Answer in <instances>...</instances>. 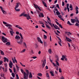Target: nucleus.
I'll use <instances>...</instances> for the list:
<instances>
[{
	"label": "nucleus",
	"instance_id": "58",
	"mask_svg": "<svg viewBox=\"0 0 79 79\" xmlns=\"http://www.w3.org/2000/svg\"><path fill=\"white\" fill-rule=\"evenodd\" d=\"M69 8H73V6H72V5L71 4H70V5Z\"/></svg>",
	"mask_w": 79,
	"mask_h": 79
},
{
	"label": "nucleus",
	"instance_id": "45",
	"mask_svg": "<svg viewBox=\"0 0 79 79\" xmlns=\"http://www.w3.org/2000/svg\"><path fill=\"white\" fill-rule=\"evenodd\" d=\"M71 22L72 23H75V20H71Z\"/></svg>",
	"mask_w": 79,
	"mask_h": 79
},
{
	"label": "nucleus",
	"instance_id": "38",
	"mask_svg": "<svg viewBox=\"0 0 79 79\" xmlns=\"http://www.w3.org/2000/svg\"><path fill=\"white\" fill-rule=\"evenodd\" d=\"M2 12L3 14H6V12L5 11V10H2Z\"/></svg>",
	"mask_w": 79,
	"mask_h": 79
},
{
	"label": "nucleus",
	"instance_id": "23",
	"mask_svg": "<svg viewBox=\"0 0 79 79\" xmlns=\"http://www.w3.org/2000/svg\"><path fill=\"white\" fill-rule=\"evenodd\" d=\"M15 10L16 11H20V9H16V8H15Z\"/></svg>",
	"mask_w": 79,
	"mask_h": 79
},
{
	"label": "nucleus",
	"instance_id": "15",
	"mask_svg": "<svg viewBox=\"0 0 79 79\" xmlns=\"http://www.w3.org/2000/svg\"><path fill=\"white\" fill-rule=\"evenodd\" d=\"M26 14L24 13V12H23L20 15V16H24V15H25Z\"/></svg>",
	"mask_w": 79,
	"mask_h": 79
},
{
	"label": "nucleus",
	"instance_id": "54",
	"mask_svg": "<svg viewBox=\"0 0 79 79\" xmlns=\"http://www.w3.org/2000/svg\"><path fill=\"white\" fill-rule=\"evenodd\" d=\"M55 26H56L55 29H58V28L59 27H58V26H57V25H55Z\"/></svg>",
	"mask_w": 79,
	"mask_h": 79
},
{
	"label": "nucleus",
	"instance_id": "43",
	"mask_svg": "<svg viewBox=\"0 0 79 79\" xmlns=\"http://www.w3.org/2000/svg\"><path fill=\"white\" fill-rule=\"evenodd\" d=\"M56 7L58 8L59 9H60V6H59V4H57Z\"/></svg>",
	"mask_w": 79,
	"mask_h": 79
},
{
	"label": "nucleus",
	"instance_id": "60",
	"mask_svg": "<svg viewBox=\"0 0 79 79\" xmlns=\"http://www.w3.org/2000/svg\"><path fill=\"white\" fill-rule=\"evenodd\" d=\"M4 62H6V57L4 58Z\"/></svg>",
	"mask_w": 79,
	"mask_h": 79
},
{
	"label": "nucleus",
	"instance_id": "34",
	"mask_svg": "<svg viewBox=\"0 0 79 79\" xmlns=\"http://www.w3.org/2000/svg\"><path fill=\"white\" fill-rule=\"evenodd\" d=\"M71 34H72V33H71L70 32H67V35H71Z\"/></svg>",
	"mask_w": 79,
	"mask_h": 79
},
{
	"label": "nucleus",
	"instance_id": "57",
	"mask_svg": "<svg viewBox=\"0 0 79 79\" xmlns=\"http://www.w3.org/2000/svg\"><path fill=\"white\" fill-rule=\"evenodd\" d=\"M62 5L63 6H64V2H62Z\"/></svg>",
	"mask_w": 79,
	"mask_h": 79
},
{
	"label": "nucleus",
	"instance_id": "2",
	"mask_svg": "<svg viewBox=\"0 0 79 79\" xmlns=\"http://www.w3.org/2000/svg\"><path fill=\"white\" fill-rule=\"evenodd\" d=\"M2 41L4 43L7 42V39L5 38L4 36L2 37Z\"/></svg>",
	"mask_w": 79,
	"mask_h": 79
},
{
	"label": "nucleus",
	"instance_id": "51",
	"mask_svg": "<svg viewBox=\"0 0 79 79\" xmlns=\"http://www.w3.org/2000/svg\"><path fill=\"white\" fill-rule=\"evenodd\" d=\"M9 70L10 71V72L11 73H12L13 71H12V70L11 69H9Z\"/></svg>",
	"mask_w": 79,
	"mask_h": 79
},
{
	"label": "nucleus",
	"instance_id": "33",
	"mask_svg": "<svg viewBox=\"0 0 79 79\" xmlns=\"http://www.w3.org/2000/svg\"><path fill=\"white\" fill-rule=\"evenodd\" d=\"M11 75H12V77H15V73H11Z\"/></svg>",
	"mask_w": 79,
	"mask_h": 79
},
{
	"label": "nucleus",
	"instance_id": "46",
	"mask_svg": "<svg viewBox=\"0 0 79 79\" xmlns=\"http://www.w3.org/2000/svg\"><path fill=\"white\" fill-rule=\"evenodd\" d=\"M42 31H43L44 32H45V33H46V34H47V32L46 31H45V30L42 29Z\"/></svg>",
	"mask_w": 79,
	"mask_h": 79
},
{
	"label": "nucleus",
	"instance_id": "12",
	"mask_svg": "<svg viewBox=\"0 0 79 79\" xmlns=\"http://www.w3.org/2000/svg\"><path fill=\"white\" fill-rule=\"evenodd\" d=\"M42 3L44 5L45 7H47V4H46V3H45V2L44 1H43Z\"/></svg>",
	"mask_w": 79,
	"mask_h": 79
},
{
	"label": "nucleus",
	"instance_id": "30",
	"mask_svg": "<svg viewBox=\"0 0 79 79\" xmlns=\"http://www.w3.org/2000/svg\"><path fill=\"white\" fill-rule=\"evenodd\" d=\"M56 71H58L59 69V68H58V66H56V68H55Z\"/></svg>",
	"mask_w": 79,
	"mask_h": 79
},
{
	"label": "nucleus",
	"instance_id": "42",
	"mask_svg": "<svg viewBox=\"0 0 79 79\" xmlns=\"http://www.w3.org/2000/svg\"><path fill=\"white\" fill-rule=\"evenodd\" d=\"M16 68L17 69V70H19V67H18V66L17 65V64L16 65Z\"/></svg>",
	"mask_w": 79,
	"mask_h": 79
},
{
	"label": "nucleus",
	"instance_id": "56",
	"mask_svg": "<svg viewBox=\"0 0 79 79\" xmlns=\"http://www.w3.org/2000/svg\"><path fill=\"white\" fill-rule=\"evenodd\" d=\"M52 64H53V66H56L57 65L55 64L54 63V62L52 63Z\"/></svg>",
	"mask_w": 79,
	"mask_h": 79
},
{
	"label": "nucleus",
	"instance_id": "3",
	"mask_svg": "<svg viewBox=\"0 0 79 79\" xmlns=\"http://www.w3.org/2000/svg\"><path fill=\"white\" fill-rule=\"evenodd\" d=\"M24 17H26L27 19H31V17L29 16V14L28 15L27 14H25L24 15Z\"/></svg>",
	"mask_w": 79,
	"mask_h": 79
},
{
	"label": "nucleus",
	"instance_id": "10",
	"mask_svg": "<svg viewBox=\"0 0 79 79\" xmlns=\"http://www.w3.org/2000/svg\"><path fill=\"white\" fill-rule=\"evenodd\" d=\"M20 36H19L18 35H16L15 37V39L18 40L20 39Z\"/></svg>",
	"mask_w": 79,
	"mask_h": 79
},
{
	"label": "nucleus",
	"instance_id": "52",
	"mask_svg": "<svg viewBox=\"0 0 79 79\" xmlns=\"http://www.w3.org/2000/svg\"><path fill=\"white\" fill-rule=\"evenodd\" d=\"M11 27V26H9V27H8V29H11V30H12V31H13V29H12V28H11L10 27Z\"/></svg>",
	"mask_w": 79,
	"mask_h": 79
},
{
	"label": "nucleus",
	"instance_id": "4",
	"mask_svg": "<svg viewBox=\"0 0 79 79\" xmlns=\"http://www.w3.org/2000/svg\"><path fill=\"white\" fill-rule=\"evenodd\" d=\"M37 39L39 42H40L41 44H43V42L42 41V40H41V39L40 37H37Z\"/></svg>",
	"mask_w": 79,
	"mask_h": 79
},
{
	"label": "nucleus",
	"instance_id": "24",
	"mask_svg": "<svg viewBox=\"0 0 79 79\" xmlns=\"http://www.w3.org/2000/svg\"><path fill=\"white\" fill-rule=\"evenodd\" d=\"M33 5L34 6H35V8H36V9H38V7H37V6H36V5L35 4H33Z\"/></svg>",
	"mask_w": 79,
	"mask_h": 79
},
{
	"label": "nucleus",
	"instance_id": "1",
	"mask_svg": "<svg viewBox=\"0 0 79 79\" xmlns=\"http://www.w3.org/2000/svg\"><path fill=\"white\" fill-rule=\"evenodd\" d=\"M26 72H25L24 73H23V75H24V77L23 78L24 79H26V75L27 76H29V70H26Z\"/></svg>",
	"mask_w": 79,
	"mask_h": 79
},
{
	"label": "nucleus",
	"instance_id": "31",
	"mask_svg": "<svg viewBox=\"0 0 79 79\" xmlns=\"http://www.w3.org/2000/svg\"><path fill=\"white\" fill-rule=\"evenodd\" d=\"M37 75H38V76H40V77H41V76H42V74H41V73H38Z\"/></svg>",
	"mask_w": 79,
	"mask_h": 79
},
{
	"label": "nucleus",
	"instance_id": "26",
	"mask_svg": "<svg viewBox=\"0 0 79 79\" xmlns=\"http://www.w3.org/2000/svg\"><path fill=\"white\" fill-rule=\"evenodd\" d=\"M6 26V27H8V26H10V27H11V25L10 24H8L7 23L6 25H5Z\"/></svg>",
	"mask_w": 79,
	"mask_h": 79
},
{
	"label": "nucleus",
	"instance_id": "44",
	"mask_svg": "<svg viewBox=\"0 0 79 79\" xmlns=\"http://www.w3.org/2000/svg\"><path fill=\"white\" fill-rule=\"evenodd\" d=\"M75 19H71V20H76V19L77 20H78V19H77V17L75 18Z\"/></svg>",
	"mask_w": 79,
	"mask_h": 79
},
{
	"label": "nucleus",
	"instance_id": "35",
	"mask_svg": "<svg viewBox=\"0 0 79 79\" xmlns=\"http://www.w3.org/2000/svg\"><path fill=\"white\" fill-rule=\"evenodd\" d=\"M10 33L11 35H13V30H12V31H10Z\"/></svg>",
	"mask_w": 79,
	"mask_h": 79
},
{
	"label": "nucleus",
	"instance_id": "18",
	"mask_svg": "<svg viewBox=\"0 0 79 79\" xmlns=\"http://www.w3.org/2000/svg\"><path fill=\"white\" fill-rule=\"evenodd\" d=\"M56 14H57V16H58L59 15H60V13L59 12V11H57L56 12Z\"/></svg>",
	"mask_w": 79,
	"mask_h": 79
},
{
	"label": "nucleus",
	"instance_id": "64",
	"mask_svg": "<svg viewBox=\"0 0 79 79\" xmlns=\"http://www.w3.org/2000/svg\"><path fill=\"white\" fill-rule=\"evenodd\" d=\"M35 48H37V47H38V46L36 44H35Z\"/></svg>",
	"mask_w": 79,
	"mask_h": 79
},
{
	"label": "nucleus",
	"instance_id": "17",
	"mask_svg": "<svg viewBox=\"0 0 79 79\" xmlns=\"http://www.w3.org/2000/svg\"><path fill=\"white\" fill-rule=\"evenodd\" d=\"M67 24H69L70 26H71V25H73V24L71 23H70L69 21H68Z\"/></svg>",
	"mask_w": 79,
	"mask_h": 79
},
{
	"label": "nucleus",
	"instance_id": "14",
	"mask_svg": "<svg viewBox=\"0 0 79 79\" xmlns=\"http://www.w3.org/2000/svg\"><path fill=\"white\" fill-rule=\"evenodd\" d=\"M16 27H17V28H19V29H22V27H21L18 25H16Z\"/></svg>",
	"mask_w": 79,
	"mask_h": 79
},
{
	"label": "nucleus",
	"instance_id": "21",
	"mask_svg": "<svg viewBox=\"0 0 79 79\" xmlns=\"http://www.w3.org/2000/svg\"><path fill=\"white\" fill-rule=\"evenodd\" d=\"M46 26L48 28V29H51V27L49 26H48V24H46Z\"/></svg>",
	"mask_w": 79,
	"mask_h": 79
},
{
	"label": "nucleus",
	"instance_id": "19",
	"mask_svg": "<svg viewBox=\"0 0 79 79\" xmlns=\"http://www.w3.org/2000/svg\"><path fill=\"white\" fill-rule=\"evenodd\" d=\"M29 78H31L32 77V73H30L29 76Z\"/></svg>",
	"mask_w": 79,
	"mask_h": 79
},
{
	"label": "nucleus",
	"instance_id": "22",
	"mask_svg": "<svg viewBox=\"0 0 79 79\" xmlns=\"http://www.w3.org/2000/svg\"><path fill=\"white\" fill-rule=\"evenodd\" d=\"M0 52L1 55H4L5 54H4V52H3V51L1 50Z\"/></svg>",
	"mask_w": 79,
	"mask_h": 79
},
{
	"label": "nucleus",
	"instance_id": "49",
	"mask_svg": "<svg viewBox=\"0 0 79 79\" xmlns=\"http://www.w3.org/2000/svg\"><path fill=\"white\" fill-rule=\"evenodd\" d=\"M79 25V24L77 23H76L75 24V26H78Z\"/></svg>",
	"mask_w": 79,
	"mask_h": 79
},
{
	"label": "nucleus",
	"instance_id": "32",
	"mask_svg": "<svg viewBox=\"0 0 79 79\" xmlns=\"http://www.w3.org/2000/svg\"><path fill=\"white\" fill-rule=\"evenodd\" d=\"M39 22L40 23V24H43V25H44V23L42 21H39Z\"/></svg>",
	"mask_w": 79,
	"mask_h": 79
},
{
	"label": "nucleus",
	"instance_id": "47",
	"mask_svg": "<svg viewBox=\"0 0 79 79\" xmlns=\"http://www.w3.org/2000/svg\"><path fill=\"white\" fill-rule=\"evenodd\" d=\"M12 62H13V63H15V60H14V59H13V58H12Z\"/></svg>",
	"mask_w": 79,
	"mask_h": 79
},
{
	"label": "nucleus",
	"instance_id": "7",
	"mask_svg": "<svg viewBox=\"0 0 79 79\" xmlns=\"http://www.w3.org/2000/svg\"><path fill=\"white\" fill-rule=\"evenodd\" d=\"M20 5H21V4H20V3L19 2H17L16 3V5L15 6V8H18L19 7V6Z\"/></svg>",
	"mask_w": 79,
	"mask_h": 79
},
{
	"label": "nucleus",
	"instance_id": "13",
	"mask_svg": "<svg viewBox=\"0 0 79 79\" xmlns=\"http://www.w3.org/2000/svg\"><path fill=\"white\" fill-rule=\"evenodd\" d=\"M66 58L65 57V56L64 55H62V58H61V60H62V61H64V59Z\"/></svg>",
	"mask_w": 79,
	"mask_h": 79
},
{
	"label": "nucleus",
	"instance_id": "16",
	"mask_svg": "<svg viewBox=\"0 0 79 79\" xmlns=\"http://www.w3.org/2000/svg\"><path fill=\"white\" fill-rule=\"evenodd\" d=\"M40 17H44V14H43V13H41L40 14V15H39Z\"/></svg>",
	"mask_w": 79,
	"mask_h": 79
},
{
	"label": "nucleus",
	"instance_id": "8",
	"mask_svg": "<svg viewBox=\"0 0 79 79\" xmlns=\"http://www.w3.org/2000/svg\"><path fill=\"white\" fill-rule=\"evenodd\" d=\"M66 39L67 41H68V42H70L72 41L67 36L66 37Z\"/></svg>",
	"mask_w": 79,
	"mask_h": 79
},
{
	"label": "nucleus",
	"instance_id": "37",
	"mask_svg": "<svg viewBox=\"0 0 79 79\" xmlns=\"http://www.w3.org/2000/svg\"><path fill=\"white\" fill-rule=\"evenodd\" d=\"M24 45L25 46V47L26 48H27V45H26V44L25 42H23Z\"/></svg>",
	"mask_w": 79,
	"mask_h": 79
},
{
	"label": "nucleus",
	"instance_id": "6",
	"mask_svg": "<svg viewBox=\"0 0 79 79\" xmlns=\"http://www.w3.org/2000/svg\"><path fill=\"white\" fill-rule=\"evenodd\" d=\"M45 64H46V60H44L42 64V67L43 68H44L45 67Z\"/></svg>",
	"mask_w": 79,
	"mask_h": 79
},
{
	"label": "nucleus",
	"instance_id": "59",
	"mask_svg": "<svg viewBox=\"0 0 79 79\" xmlns=\"http://www.w3.org/2000/svg\"><path fill=\"white\" fill-rule=\"evenodd\" d=\"M54 32L56 34V35H58V33L56 32V31H55Z\"/></svg>",
	"mask_w": 79,
	"mask_h": 79
},
{
	"label": "nucleus",
	"instance_id": "55",
	"mask_svg": "<svg viewBox=\"0 0 79 79\" xmlns=\"http://www.w3.org/2000/svg\"><path fill=\"white\" fill-rule=\"evenodd\" d=\"M21 72L22 73H24V70H23V69H21Z\"/></svg>",
	"mask_w": 79,
	"mask_h": 79
},
{
	"label": "nucleus",
	"instance_id": "53",
	"mask_svg": "<svg viewBox=\"0 0 79 79\" xmlns=\"http://www.w3.org/2000/svg\"><path fill=\"white\" fill-rule=\"evenodd\" d=\"M58 17L59 18H61V17H62V16H61V15H58Z\"/></svg>",
	"mask_w": 79,
	"mask_h": 79
},
{
	"label": "nucleus",
	"instance_id": "29",
	"mask_svg": "<svg viewBox=\"0 0 79 79\" xmlns=\"http://www.w3.org/2000/svg\"><path fill=\"white\" fill-rule=\"evenodd\" d=\"M56 63L57 65L59 66H60V64H59V63H58V62L57 61V60H56Z\"/></svg>",
	"mask_w": 79,
	"mask_h": 79
},
{
	"label": "nucleus",
	"instance_id": "5",
	"mask_svg": "<svg viewBox=\"0 0 79 79\" xmlns=\"http://www.w3.org/2000/svg\"><path fill=\"white\" fill-rule=\"evenodd\" d=\"M10 63H9V66L10 68H12V66H13V63L12 62V61H10Z\"/></svg>",
	"mask_w": 79,
	"mask_h": 79
},
{
	"label": "nucleus",
	"instance_id": "63",
	"mask_svg": "<svg viewBox=\"0 0 79 79\" xmlns=\"http://www.w3.org/2000/svg\"><path fill=\"white\" fill-rule=\"evenodd\" d=\"M67 8H69V4H67L66 5Z\"/></svg>",
	"mask_w": 79,
	"mask_h": 79
},
{
	"label": "nucleus",
	"instance_id": "20",
	"mask_svg": "<svg viewBox=\"0 0 79 79\" xmlns=\"http://www.w3.org/2000/svg\"><path fill=\"white\" fill-rule=\"evenodd\" d=\"M48 52L49 54H52V50H51V49H49Z\"/></svg>",
	"mask_w": 79,
	"mask_h": 79
},
{
	"label": "nucleus",
	"instance_id": "41",
	"mask_svg": "<svg viewBox=\"0 0 79 79\" xmlns=\"http://www.w3.org/2000/svg\"><path fill=\"white\" fill-rule=\"evenodd\" d=\"M47 38V37L45 35H44V39H46Z\"/></svg>",
	"mask_w": 79,
	"mask_h": 79
},
{
	"label": "nucleus",
	"instance_id": "36",
	"mask_svg": "<svg viewBox=\"0 0 79 79\" xmlns=\"http://www.w3.org/2000/svg\"><path fill=\"white\" fill-rule=\"evenodd\" d=\"M24 45L25 46V47L26 48H27V45H26V44L25 42H23Z\"/></svg>",
	"mask_w": 79,
	"mask_h": 79
},
{
	"label": "nucleus",
	"instance_id": "62",
	"mask_svg": "<svg viewBox=\"0 0 79 79\" xmlns=\"http://www.w3.org/2000/svg\"><path fill=\"white\" fill-rule=\"evenodd\" d=\"M59 71L60 73H61V69L60 68H59Z\"/></svg>",
	"mask_w": 79,
	"mask_h": 79
},
{
	"label": "nucleus",
	"instance_id": "61",
	"mask_svg": "<svg viewBox=\"0 0 79 79\" xmlns=\"http://www.w3.org/2000/svg\"><path fill=\"white\" fill-rule=\"evenodd\" d=\"M26 51V49H23L22 51V52H24Z\"/></svg>",
	"mask_w": 79,
	"mask_h": 79
},
{
	"label": "nucleus",
	"instance_id": "25",
	"mask_svg": "<svg viewBox=\"0 0 79 79\" xmlns=\"http://www.w3.org/2000/svg\"><path fill=\"white\" fill-rule=\"evenodd\" d=\"M50 73L51 74V76H54V74H53V73L52 72L50 71Z\"/></svg>",
	"mask_w": 79,
	"mask_h": 79
},
{
	"label": "nucleus",
	"instance_id": "50",
	"mask_svg": "<svg viewBox=\"0 0 79 79\" xmlns=\"http://www.w3.org/2000/svg\"><path fill=\"white\" fill-rule=\"evenodd\" d=\"M37 6L38 7V10H40V11H41V9H40V7H39V6L37 5Z\"/></svg>",
	"mask_w": 79,
	"mask_h": 79
},
{
	"label": "nucleus",
	"instance_id": "28",
	"mask_svg": "<svg viewBox=\"0 0 79 79\" xmlns=\"http://www.w3.org/2000/svg\"><path fill=\"white\" fill-rule=\"evenodd\" d=\"M46 76L47 77H48V79H50V77H49V74L48 73H46Z\"/></svg>",
	"mask_w": 79,
	"mask_h": 79
},
{
	"label": "nucleus",
	"instance_id": "27",
	"mask_svg": "<svg viewBox=\"0 0 79 79\" xmlns=\"http://www.w3.org/2000/svg\"><path fill=\"white\" fill-rule=\"evenodd\" d=\"M11 44L10 42H8L6 43V45H10Z\"/></svg>",
	"mask_w": 79,
	"mask_h": 79
},
{
	"label": "nucleus",
	"instance_id": "40",
	"mask_svg": "<svg viewBox=\"0 0 79 79\" xmlns=\"http://www.w3.org/2000/svg\"><path fill=\"white\" fill-rule=\"evenodd\" d=\"M16 79H19V76H18V75L16 74Z\"/></svg>",
	"mask_w": 79,
	"mask_h": 79
},
{
	"label": "nucleus",
	"instance_id": "9",
	"mask_svg": "<svg viewBox=\"0 0 79 79\" xmlns=\"http://www.w3.org/2000/svg\"><path fill=\"white\" fill-rule=\"evenodd\" d=\"M78 9H79L78 7H77V6H76V14H78V13H79V11H78Z\"/></svg>",
	"mask_w": 79,
	"mask_h": 79
},
{
	"label": "nucleus",
	"instance_id": "11",
	"mask_svg": "<svg viewBox=\"0 0 79 79\" xmlns=\"http://www.w3.org/2000/svg\"><path fill=\"white\" fill-rule=\"evenodd\" d=\"M47 22L49 23V24L52 27V23H51V20H47Z\"/></svg>",
	"mask_w": 79,
	"mask_h": 79
},
{
	"label": "nucleus",
	"instance_id": "39",
	"mask_svg": "<svg viewBox=\"0 0 79 79\" xmlns=\"http://www.w3.org/2000/svg\"><path fill=\"white\" fill-rule=\"evenodd\" d=\"M14 59L15 62L17 63V60H16V58L15 57H14Z\"/></svg>",
	"mask_w": 79,
	"mask_h": 79
},
{
	"label": "nucleus",
	"instance_id": "48",
	"mask_svg": "<svg viewBox=\"0 0 79 79\" xmlns=\"http://www.w3.org/2000/svg\"><path fill=\"white\" fill-rule=\"evenodd\" d=\"M59 27H60L62 29L63 27H62V26H61V24H59Z\"/></svg>",
	"mask_w": 79,
	"mask_h": 79
}]
</instances>
